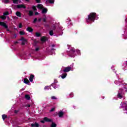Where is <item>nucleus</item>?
I'll list each match as a JSON object with an SVG mask.
<instances>
[{
    "instance_id": "obj_21",
    "label": "nucleus",
    "mask_w": 127,
    "mask_h": 127,
    "mask_svg": "<svg viewBox=\"0 0 127 127\" xmlns=\"http://www.w3.org/2000/svg\"><path fill=\"white\" fill-rule=\"evenodd\" d=\"M6 118H7V117L6 116V115H2V120L3 121H4V120H5V119H6Z\"/></svg>"
},
{
    "instance_id": "obj_40",
    "label": "nucleus",
    "mask_w": 127,
    "mask_h": 127,
    "mask_svg": "<svg viewBox=\"0 0 127 127\" xmlns=\"http://www.w3.org/2000/svg\"><path fill=\"white\" fill-rule=\"evenodd\" d=\"M43 21H44V22H45V21H46V18H44L43 19Z\"/></svg>"
},
{
    "instance_id": "obj_37",
    "label": "nucleus",
    "mask_w": 127,
    "mask_h": 127,
    "mask_svg": "<svg viewBox=\"0 0 127 127\" xmlns=\"http://www.w3.org/2000/svg\"><path fill=\"white\" fill-rule=\"evenodd\" d=\"M37 21V18H35L33 20V22H36Z\"/></svg>"
},
{
    "instance_id": "obj_11",
    "label": "nucleus",
    "mask_w": 127,
    "mask_h": 127,
    "mask_svg": "<svg viewBox=\"0 0 127 127\" xmlns=\"http://www.w3.org/2000/svg\"><path fill=\"white\" fill-rule=\"evenodd\" d=\"M12 11L11 10H10V12H8V11H6L4 13H3V15H8V14H10V13H12Z\"/></svg>"
},
{
    "instance_id": "obj_24",
    "label": "nucleus",
    "mask_w": 127,
    "mask_h": 127,
    "mask_svg": "<svg viewBox=\"0 0 127 127\" xmlns=\"http://www.w3.org/2000/svg\"><path fill=\"white\" fill-rule=\"evenodd\" d=\"M33 12L32 11H29V15H33Z\"/></svg>"
},
{
    "instance_id": "obj_29",
    "label": "nucleus",
    "mask_w": 127,
    "mask_h": 127,
    "mask_svg": "<svg viewBox=\"0 0 127 127\" xmlns=\"http://www.w3.org/2000/svg\"><path fill=\"white\" fill-rule=\"evenodd\" d=\"M50 87L51 86H46L45 87V90H49V89H50Z\"/></svg>"
},
{
    "instance_id": "obj_32",
    "label": "nucleus",
    "mask_w": 127,
    "mask_h": 127,
    "mask_svg": "<svg viewBox=\"0 0 127 127\" xmlns=\"http://www.w3.org/2000/svg\"><path fill=\"white\" fill-rule=\"evenodd\" d=\"M18 27H19V28H21V27H22V25L21 24V23H20L19 24Z\"/></svg>"
},
{
    "instance_id": "obj_14",
    "label": "nucleus",
    "mask_w": 127,
    "mask_h": 127,
    "mask_svg": "<svg viewBox=\"0 0 127 127\" xmlns=\"http://www.w3.org/2000/svg\"><path fill=\"white\" fill-rule=\"evenodd\" d=\"M37 7L40 9H42V8H43V5L41 4H38Z\"/></svg>"
},
{
    "instance_id": "obj_13",
    "label": "nucleus",
    "mask_w": 127,
    "mask_h": 127,
    "mask_svg": "<svg viewBox=\"0 0 127 127\" xmlns=\"http://www.w3.org/2000/svg\"><path fill=\"white\" fill-rule=\"evenodd\" d=\"M63 115H64V113L62 111L59 113V117H60V118H62V117H63Z\"/></svg>"
},
{
    "instance_id": "obj_9",
    "label": "nucleus",
    "mask_w": 127,
    "mask_h": 127,
    "mask_svg": "<svg viewBox=\"0 0 127 127\" xmlns=\"http://www.w3.org/2000/svg\"><path fill=\"white\" fill-rule=\"evenodd\" d=\"M33 78H34V76L32 74H31L30 75V78H29L30 82H33Z\"/></svg>"
},
{
    "instance_id": "obj_7",
    "label": "nucleus",
    "mask_w": 127,
    "mask_h": 127,
    "mask_svg": "<svg viewBox=\"0 0 127 127\" xmlns=\"http://www.w3.org/2000/svg\"><path fill=\"white\" fill-rule=\"evenodd\" d=\"M17 8H26V7L23 4H18L17 5Z\"/></svg>"
},
{
    "instance_id": "obj_17",
    "label": "nucleus",
    "mask_w": 127,
    "mask_h": 127,
    "mask_svg": "<svg viewBox=\"0 0 127 127\" xmlns=\"http://www.w3.org/2000/svg\"><path fill=\"white\" fill-rule=\"evenodd\" d=\"M13 3H18V2H20V0H13Z\"/></svg>"
},
{
    "instance_id": "obj_41",
    "label": "nucleus",
    "mask_w": 127,
    "mask_h": 127,
    "mask_svg": "<svg viewBox=\"0 0 127 127\" xmlns=\"http://www.w3.org/2000/svg\"><path fill=\"white\" fill-rule=\"evenodd\" d=\"M126 65V64H124L123 65V69L124 70H127V67H126L125 68H124V66Z\"/></svg>"
},
{
    "instance_id": "obj_10",
    "label": "nucleus",
    "mask_w": 127,
    "mask_h": 127,
    "mask_svg": "<svg viewBox=\"0 0 127 127\" xmlns=\"http://www.w3.org/2000/svg\"><path fill=\"white\" fill-rule=\"evenodd\" d=\"M24 83L25 84H26L27 85H28L29 84V80L27 78H24Z\"/></svg>"
},
{
    "instance_id": "obj_51",
    "label": "nucleus",
    "mask_w": 127,
    "mask_h": 127,
    "mask_svg": "<svg viewBox=\"0 0 127 127\" xmlns=\"http://www.w3.org/2000/svg\"><path fill=\"white\" fill-rule=\"evenodd\" d=\"M28 107H30V105H28Z\"/></svg>"
},
{
    "instance_id": "obj_31",
    "label": "nucleus",
    "mask_w": 127,
    "mask_h": 127,
    "mask_svg": "<svg viewBox=\"0 0 127 127\" xmlns=\"http://www.w3.org/2000/svg\"><path fill=\"white\" fill-rule=\"evenodd\" d=\"M115 84H116L117 85H121V83H120V82L118 81H115Z\"/></svg>"
},
{
    "instance_id": "obj_2",
    "label": "nucleus",
    "mask_w": 127,
    "mask_h": 127,
    "mask_svg": "<svg viewBox=\"0 0 127 127\" xmlns=\"http://www.w3.org/2000/svg\"><path fill=\"white\" fill-rule=\"evenodd\" d=\"M68 49H70V50L71 51V52H72L73 53V55H70V57H75V55L74 54H76V53H77V54L78 55H79V54H80V51H77L76 52L75 51V49L74 48H72L71 49H70V48H68Z\"/></svg>"
},
{
    "instance_id": "obj_16",
    "label": "nucleus",
    "mask_w": 127,
    "mask_h": 127,
    "mask_svg": "<svg viewBox=\"0 0 127 127\" xmlns=\"http://www.w3.org/2000/svg\"><path fill=\"white\" fill-rule=\"evenodd\" d=\"M26 30L29 32H32V31H33L32 28L29 27L27 28Z\"/></svg>"
},
{
    "instance_id": "obj_19",
    "label": "nucleus",
    "mask_w": 127,
    "mask_h": 127,
    "mask_svg": "<svg viewBox=\"0 0 127 127\" xmlns=\"http://www.w3.org/2000/svg\"><path fill=\"white\" fill-rule=\"evenodd\" d=\"M25 98L26 99V100H30V96H29L28 95H25Z\"/></svg>"
},
{
    "instance_id": "obj_39",
    "label": "nucleus",
    "mask_w": 127,
    "mask_h": 127,
    "mask_svg": "<svg viewBox=\"0 0 127 127\" xmlns=\"http://www.w3.org/2000/svg\"><path fill=\"white\" fill-rule=\"evenodd\" d=\"M52 100H55V99H56V97H55V96H52Z\"/></svg>"
},
{
    "instance_id": "obj_8",
    "label": "nucleus",
    "mask_w": 127,
    "mask_h": 127,
    "mask_svg": "<svg viewBox=\"0 0 127 127\" xmlns=\"http://www.w3.org/2000/svg\"><path fill=\"white\" fill-rule=\"evenodd\" d=\"M31 127H39V125L37 123H35V124H32L31 125Z\"/></svg>"
},
{
    "instance_id": "obj_5",
    "label": "nucleus",
    "mask_w": 127,
    "mask_h": 127,
    "mask_svg": "<svg viewBox=\"0 0 127 127\" xmlns=\"http://www.w3.org/2000/svg\"><path fill=\"white\" fill-rule=\"evenodd\" d=\"M72 70V67H66L64 69V72H69V71H71Z\"/></svg>"
},
{
    "instance_id": "obj_18",
    "label": "nucleus",
    "mask_w": 127,
    "mask_h": 127,
    "mask_svg": "<svg viewBox=\"0 0 127 127\" xmlns=\"http://www.w3.org/2000/svg\"><path fill=\"white\" fill-rule=\"evenodd\" d=\"M46 12H47V9L46 8L43 9L42 13H46Z\"/></svg>"
},
{
    "instance_id": "obj_38",
    "label": "nucleus",
    "mask_w": 127,
    "mask_h": 127,
    "mask_svg": "<svg viewBox=\"0 0 127 127\" xmlns=\"http://www.w3.org/2000/svg\"><path fill=\"white\" fill-rule=\"evenodd\" d=\"M53 87L54 88V89H56V88L59 87V85H57V86H53Z\"/></svg>"
},
{
    "instance_id": "obj_28",
    "label": "nucleus",
    "mask_w": 127,
    "mask_h": 127,
    "mask_svg": "<svg viewBox=\"0 0 127 127\" xmlns=\"http://www.w3.org/2000/svg\"><path fill=\"white\" fill-rule=\"evenodd\" d=\"M2 2L7 3V2H8V0H2Z\"/></svg>"
},
{
    "instance_id": "obj_25",
    "label": "nucleus",
    "mask_w": 127,
    "mask_h": 127,
    "mask_svg": "<svg viewBox=\"0 0 127 127\" xmlns=\"http://www.w3.org/2000/svg\"><path fill=\"white\" fill-rule=\"evenodd\" d=\"M57 125L54 123H52V125H51V127H57Z\"/></svg>"
},
{
    "instance_id": "obj_1",
    "label": "nucleus",
    "mask_w": 127,
    "mask_h": 127,
    "mask_svg": "<svg viewBox=\"0 0 127 127\" xmlns=\"http://www.w3.org/2000/svg\"><path fill=\"white\" fill-rule=\"evenodd\" d=\"M96 16H97L96 13H91L88 15V19H87L86 21L87 22H90V21H95V19L96 18Z\"/></svg>"
},
{
    "instance_id": "obj_53",
    "label": "nucleus",
    "mask_w": 127,
    "mask_h": 127,
    "mask_svg": "<svg viewBox=\"0 0 127 127\" xmlns=\"http://www.w3.org/2000/svg\"><path fill=\"white\" fill-rule=\"evenodd\" d=\"M52 50H53V49H52Z\"/></svg>"
},
{
    "instance_id": "obj_27",
    "label": "nucleus",
    "mask_w": 127,
    "mask_h": 127,
    "mask_svg": "<svg viewBox=\"0 0 127 127\" xmlns=\"http://www.w3.org/2000/svg\"><path fill=\"white\" fill-rule=\"evenodd\" d=\"M19 34H20V35H24V32L21 31L19 32Z\"/></svg>"
},
{
    "instance_id": "obj_47",
    "label": "nucleus",
    "mask_w": 127,
    "mask_h": 127,
    "mask_svg": "<svg viewBox=\"0 0 127 127\" xmlns=\"http://www.w3.org/2000/svg\"><path fill=\"white\" fill-rule=\"evenodd\" d=\"M38 21H39V22H40L41 21V19H38Z\"/></svg>"
},
{
    "instance_id": "obj_6",
    "label": "nucleus",
    "mask_w": 127,
    "mask_h": 127,
    "mask_svg": "<svg viewBox=\"0 0 127 127\" xmlns=\"http://www.w3.org/2000/svg\"><path fill=\"white\" fill-rule=\"evenodd\" d=\"M20 41H21L22 45H24L25 43H26V40H25L24 38H21Z\"/></svg>"
},
{
    "instance_id": "obj_3",
    "label": "nucleus",
    "mask_w": 127,
    "mask_h": 127,
    "mask_svg": "<svg viewBox=\"0 0 127 127\" xmlns=\"http://www.w3.org/2000/svg\"><path fill=\"white\" fill-rule=\"evenodd\" d=\"M0 25H1V26H2L3 27H4V28H5L7 30V31H8V27L7 26V25H6V23H5L4 22H0Z\"/></svg>"
},
{
    "instance_id": "obj_33",
    "label": "nucleus",
    "mask_w": 127,
    "mask_h": 127,
    "mask_svg": "<svg viewBox=\"0 0 127 127\" xmlns=\"http://www.w3.org/2000/svg\"><path fill=\"white\" fill-rule=\"evenodd\" d=\"M32 9H33V10H36V7H35V6H33Z\"/></svg>"
},
{
    "instance_id": "obj_15",
    "label": "nucleus",
    "mask_w": 127,
    "mask_h": 127,
    "mask_svg": "<svg viewBox=\"0 0 127 127\" xmlns=\"http://www.w3.org/2000/svg\"><path fill=\"white\" fill-rule=\"evenodd\" d=\"M15 14L18 17H20L21 16V13H20V12L17 11V12H16Z\"/></svg>"
},
{
    "instance_id": "obj_26",
    "label": "nucleus",
    "mask_w": 127,
    "mask_h": 127,
    "mask_svg": "<svg viewBox=\"0 0 127 127\" xmlns=\"http://www.w3.org/2000/svg\"><path fill=\"white\" fill-rule=\"evenodd\" d=\"M49 34H50V35H51V36H52V35H53V31L51 30L49 32Z\"/></svg>"
},
{
    "instance_id": "obj_50",
    "label": "nucleus",
    "mask_w": 127,
    "mask_h": 127,
    "mask_svg": "<svg viewBox=\"0 0 127 127\" xmlns=\"http://www.w3.org/2000/svg\"><path fill=\"white\" fill-rule=\"evenodd\" d=\"M15 43H18V42H16Z\"/></svg>"
},
{
    "instance_id": "obj_49",
    "label": "nucleus",
    "mask_w": 127,
    "mask_h": 127,
    "mask_svg": "<svg viewBox=\"0 0 127 127\" xmlns=\"http://www.w3.org/2000/svg\"><path fill=\"white\" fill-rule=\"evenodd\" d=\"M125 91H126V92H127V88H125Z\"/></svg>"
},
{
    "instance_id": "obj_48",
    "label": "nucleus",
    "mask_w": 127,
    "mask_h": 127,
    "mask_svg": "<svg viewBox=\"0 0 127 127\" xmlns=\"http://www.w3.org/2000/svg\"><path fill=\"white\" fill-rule=\"evenodd\" d=\"M26 1H29V0H25Z\"/></svg>"
},
{
    "instance_id": "obj_46",
    "label": "nucleus",
    "mask_w": 127,
    "mask_h": 127,
    "mask_svg": "<svg viewBox=\"0 0 127 127\" xmlns=\"http://www.w3.org/2000/svg\"><path fill=\"white\" fill-rule=\"evenodd\" d=\"M37 14H38V12H35V15H37Z\"/></svg>"
},
{
    "instance_id": "obj_34",
    "label": "nucleus",
    "mask_w": 127,
    "mask_h": 127,
    "mask_svg": "<svg viewBox=\"0 0 127 127\" xmlns=\"http://www.w3.org/2000/svg\"><path fill=\"white\" fill-rule=\"evenodd\" d=\"M54 110H55V108H53L50 110V112H53Z\"/></svg>"
},
{
    "instance_id": "obj_12",
    "label": "nucleus",
    "mask_w": 127,
    "mask_h": 127,
    "mask_svg": "<svg viewBox=\"0 0 127 127\" xmlns=\"http://www.w3.org/2000/svg\"><path fill=\"white\" fill-rule=\"evenodd\" d=\"M47 40V38H46V37H42L41 38V41L42 42H44L45 41H46Z\"/></svg>"
},
{
    "instance_id": "obj_52",
    "label": "nucleus",
    "mask_w": 127,
    "mask_h": 127,
    "mask_svg": "<svg viewBox=\"0 0 127 127\" xmlns=\"http://www.w3.org/2000/svg\"><path fill=\"white\" fill-rule=\"evenodd\" d=\"M126 63H127V64H127V62H126Z\"/></svg>"
},
{
    "instance_id": "obj_45",
    "label": "nucleus",
    "mask_w": 127,
    "mask_h": 127,
    "mask_svg": "<svg viewBox=\"0 0 127 127\" xmlns=\"http://www.w3.org/2000/svg\"><path fill=\"white\" fill-rule=\"evenodd\" d=\"M16 37V34H14L13 37V38H15Z\"/></svg>"
},
{
    "instance_id": "obj_36",
    "label": "nucleus",
    "mask_w": 127,
    "mask_h": 127,
    "mask_svg": "<svg viewBox=\"0 0 127 127\" xmlns=\"http://www.w3.org/2000/svg\"><path fill=\"white\" fill-rule=\"evenodd\" d=\"M0 18H1L2 19H5V17H2V16H0Z\"/></svg>"
},
{
    "instance_id": "obj_43",
    "label": "nucleus",
    "mask_w": 127,
    "mask_h": 127,
    "mask_svg": "<svg viewBox=\"0 0 127 127\" xmlns=\"http://www.w3.org/2000/svg\"><path fill=\"white\" fill-rule=\"evenodd\" d=\"M50 48H52V47H55V45H53L51 46H50Z\"/></svg>"
},
{
    "instance_id": "obj_42",
    "label": "nucleus",
    "mask_w": 127,
    "mask_h": 127,
    "mask_svg": "<svg viewBox=\"0 0 127 127\" xmlns=\"http://www.w3.org/2000/svg\"><path fill=\"white\" fill-rule=\"evenodd\" d=\"M36 2L39 3L40 2V0H36Z\"/></svg>"
},
{
    "instance_id": "obj_23",
    "label": "nucleus",
    "mask_w": 127,
    "mask_h": 127,
    "mask_svg": "<svg viewBox=\"0 0 127 127\" xmlns=\"http://www.w3.org/2000/svg\"><path fill=\"white\" fill-rule=\"evenodd\" d=\"M118 98H119V99H122L123 97L122 96V94L121 93H119L118 95H117Z\"/></svg>"
},
{
    "instance_id": "obj_4",
    "label": "nucleus",
    "mask_w": 127,
    "mask_h": 127,
    "mask_svg": "<svg viewBox=\"0 0 127 127\" xmlns=\"http://www.w3.org/2000/svg\"><path fill=\"white\" fill-rule=\"evenodd\" d=\"M45 122H52V120L51 119H48V118L47 117H45L44 118V120L41 121V123H42V124H44Z\"/></svg>"
},
{
    "instance_id": "obj_35",
    "label": "nucleus",
    "mask_w": 127,
    "mask_h": 127,
    "mask_svg": "<svg viewBox=\"0 0 127 127\" xmlns=\"http://www.w3.org/2000/svg\"><path fill=\"white\" fill-rule=\"evenodd\" d=\"M39 50V47H37L35 49V51H38Z\"/></svg>"
},
{
    "instance_id": "obj_22",
    "label": "nucleus",
    "mask_w": 127,
    "mask_h": 127,
    "mask_svg": "<svg viewBox=\"0 0 127 127\" xmlns=\"http://www.w3.org/2000/svg\"><path fill=\"white\" fill-rule=\"evenodd\" d=\"M67 76V73H65L64 75L61 76L62 79H65Z\"/></svg>"
},
{
    "instance_id": "obj_30",
    "label": "nucleus",
    "mask_w": 127,
    "mask_h": 127,
    "mask_svg": "<svg viewBox=\"0 0 127 127\" xmlns=\"http://www.w3.org/2000/svg\"><path fill=\"white\" fill-rule=\"evenodd\" d=\"M36 36H37V37H39V36H40V33H36Z\"/></svg>"
},
{
    "instance_id": "obj_20",
    "label": "nucleus",
    "mask_w": 127,
    "mask_h": 127,
    "mask_svg": "<svg viewBox=\"0 0 127 127\" xmlns=\"http://www.w3.org/2000/svg\"><path fill=\"white\" fill-rule=\"evenodd\" d=\"M47 1H49V2L50 3H54V0H48L47 1H46V2H47Z\"/></svg>"
},
{
    "instance_id": "obj_44",
    "label": "nucleus",
    "mask_w": 127,
    "mask_h": 127,
    "mask_svg": "<svg viewBox=\"0 0 127 127\" xmlns=\"http://www.w3.org/2000/svg\"><path fill=\"white\" fill-rule=\"evenodd\" d=\"M69 96L71 97H73V93H70V94H69Z\"/></svg>"
}]
</instances>
